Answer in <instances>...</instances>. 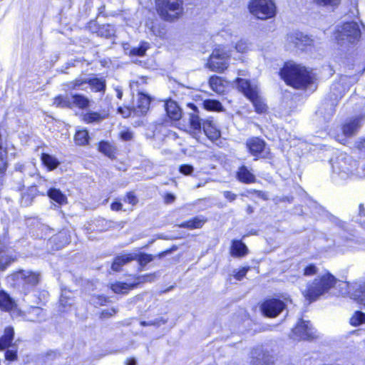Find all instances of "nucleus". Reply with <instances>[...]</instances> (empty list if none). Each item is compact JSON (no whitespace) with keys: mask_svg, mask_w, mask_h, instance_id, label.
I'll return each mask as SVG.
<instances>
[{"mask_svg":"<svg viewBox=\"0 0 365 365\" xmlns=\"http://www.w3.org/2000/svg\"><path fill=\"white\" fill-rule=\"evenodd\" d=\"M70 236L66 230H61L52 236L48 242L55 250H60L70 242Z\"/></svg>","mask_w":365,"mask_h":365,"instance_id":"19","label":"nucleus"},{"mask_svg":"<svg viewBox=\"0 0 365 365\" xmlns=\"http://www.w3.org/2000/svg\"><path fill=\"white\" fill-rule=\"evenodd\" d=\"M176 250H177V247L173 246L170 249L163 251L160 254H159V257H163L168 254H170L171 252H173V251H175Z\"/></svg>","mask_w":365,"mask_h":365,"instance_id":"63","label":"nucleus"},{"mask_svg":"<svg viewBox=\"0 0 365 365\" xmlns=\"http://www.w3.org/2000/svg\"><path fill=\"white\" fill-rule=\"evenodd\" d=\"M312 1L319 6L334 9L339 5L341 0H312Z\"/></svg>","mask_w":365,"mask_h":365,"instance_id":"40","label":"nucleus"},{"mask_svg":"<svg viewBox=\"0 0 365 365\" xmlns=\"http://www.w3.org/2000/svg\"><path fill=\"white\" fill-rule=\"evenodd\" d=\"M357 148L361 151L365 152V138L359 140L357 143Z\"/></svg>","mask_w":365,"mask_h":365,"instance_id":"64","label":"nucleus"},{"mask_svg":"<svg viewBox=\"0 0 365 365\" xmlns=\"http://www.w3.org/2000/svg\"><path fill=\"white\" fill-rule=\"evenodd\" d=\"M191 109V112L189 113V122L191 128L195 131L200 133L203 126V120L199 116V110L196 106L193 103H189L187 105Z\"/></svg>","mask_w":365,"mask_h":365,"instance_id":"18","label":"nucleus"},{"mask_svg":"<svg viewBox=\"0 0 365 365\" xmlns=\"http://www.w3.org/2000/svg\"><path fill=\"white\" fill-rule=\"evenodd\" d=\"M6 351L5 352V359L9 361H14L17 359V351L18 347L17 344L15 342L11 346L6 349Z\"/></svg>","mask_w":365,"mask_h":365,"instance_id":"43","label":"nucleus"},{"mask_svg":"<svg viewBox=\"0 0 365 365\" xmlns=\"http://www.w3.org/2000/svg\"><path fill=\"white\" fill-rule=\"evenodd\" d=\"M41 160L43 164L46 166L49 170L56 168L60 164L59 161L55 157L47 153H43L41 155Z\"/></svg>","mask_w":365,"mask_h":365,"instance_id":"34","label":"nucleus"},{"mask_svg":"<svg viewBox=\"0 0 365 365\" xmlns=\"http://www.w3.org/2000/svg\"><path fill=\"white\" fill-rule=\"evenodd\" d=\"M364 118V115H360L346 120L341 128L343 134L346 137H351L354 135L363 125Z\"/></svg>","mask_w":365,"mask_h":365,"instance_id":"16","label":"nucleus"},{"mask_svg":"<svg viewBox=\"0 0 365 365\" xmlns=\"http://www.w3.org/2000/svg\"><path fill=\"white\" fill-rule=\"evenodd\" d=\"M16 306L14 300L4 291L0 292V308L5 311H10Z\"/></svg>","mask_w":365,"mask_h":365,"instance_id":"29","label":"nucleus"},{"mask_svg":"<svg viewBox=\"0 0 365 365\" xmlns=\"http://www.w3.org/2000/svg\"><path fill=\"white\" fill-rule=\"evenodd\" d=\"M165 110L168 117L174 120H179L182 116L181 109L174 101L166 102L165 104Z\"/></svg>","mask_w":365,"mask_h":365,"instance_id":"23","label":"nucleus"},{"mask_svg":"<svg viewBox=\"0 0 365 365\" xmlns=\"http://www.w3.org/2000/svg\"><path fill=\"white\" fill-rule=\"evenodd\" d=\"M87 81L88 78L79 77L74 81L68 82L66 86L69 90H86L87 88L86 85H88Z\"/></svg>","mask_w":365,"mask_h":365,"instance_id":"32","label":"nucleus"},{"mask_svg":"<svg viewBox=\"0 0 365 365\" xmlns=\"http://www.w3.org/2000/svg\"><path fill=\"white\" fill-rule=\"evenodd\" d=\"M230 57V53L225 47L216 48L210 55L207 66L212 71L222 73L227 68Z\"/></svg>","mask_w":365,"mask_h":365,"instance_id":"10","label":"nucleus"},{"mask_svg":"<svg viewBox=\"0 0 365 365\" xmlns=\"http://www.w3.org/2000/svg\"><path fill=\"white\" fill-rule=\"evenodd\" d=\"M317 337V331L309 321L300 319L292 329L290 338L294 340H310Z\"/></svg>","mask_w":365,"mask_h":365,"instance_id":"11","label":"nucleus"},{"mask_svg":"<svg viewBox=\"0 0 365 365\" xmlns=\"http://www.w3.org/2000/svg\"><path fill=\"white\" fill-rule=\"evenodd\" d=\"M150 104V98L143 93L138 94L136 103L133 106V112L136 115L145 114L149 110Z\"/></svg>","mask_w":365,"mask_h":365,"instance_id":"17","label":"nucleus"},{"mask_svg":"<svg viewBox=\"0 0 365 365\" xmlns=\"http://www.w3.org/2000/svg\"><path fill=\"white\" fill-rule=\"evenodd\" d=\"M14 277L16 278L17 280L24 282V286L26 290L36 286L41 279L39 273L28 270H21L16 273Z\"/></svg>","mask_w":365,"mask_h":365,"instance_id":"15","label":"nucleus"},{"mask_svg":"<svg viewBox=\"0 0 365 365\" xmlns=\"http://www.w3.org/2000/svg\"><path fill=\"white\" fill-rule=\"evenodd\" d=\"M202 104L204 108L207 110L222 111L223 110V106L222 103L217 100L207 99L204 101Z\"/></svg>","mask_w":365,"mask_h":365,"instance_id":"37","label":"nucleus"},{"mask_svg":"<svg viewBox=\"0 0 365 365\" xmlns=\"http://www.w3.org/2000/svg\"><path fill=\"white\" fill-rule=\"evenodd\" d=\"M71 106H75L81 109L87 108L89 105L90 100L83 95L73 94L71 96Z\"/></svg>","mask_w":365,"mask_h":365,"instance_id":"31","label":"nucleus"},{"mask_svg":"<svg viewBox=\"0 0 365 365\" xmlns=\"http://www.w3.org/2000/svg\"><path fill=\"white\" fill-rule=\"evenodd\" d=\"M341 84L339 83H335L332 84L331 87V91L333 93V94L335 96L336 98H341L344 95V91L341 90L339 91V93H336L338 90H340L341 88Z\"/></svg>","mask_w":365,"mask_h":365,"instance_id":"53","label":"nucleus"},{"mask_svg":"<svg viewBox=\"0 0 365 365\" xmlns=\"http://www.w3.org/2000/svg\"><path fill=\"white\" fill-rule=\"evenodd\" d=\"M14 329L12 327H7L4 329V334L0 337V351L9 348L14 343Z\"/></svg>","mask_w":365,"mask_h":365,"instance_id":"22","label":"nucleus"},{"mask_svg":"<svg viewBox=\"0 0 365 365\" xmlns=\"http://www.w3.org/2000/svg\"><path fill=\"white\" fill-rule=\"evenodd\" d=\"M58 356H59V354L57 353L56 351H51L50 352L47 353V354L46 356V361L53 360V359L58 358Z\"/></svg>","mask_w":365,"mask_h":365,"instance_id":"61","label":"nucleus"},{"mask_svg":"<svg viewBox=\"0 0 365 365\" xmlns=\"http://www.w3.org/2000/svg\"><path fill=\"white\" fill-rule=\"evenodd\" d=\"M48 196L60 205L66 203L67 201L66 196L60 190L56 188H50L48 190Z\"/></svg>","mask_w":365,"mask_h":365,"instance_id":"33","label":"nucleus"},{"mask_svg":"<svg viewBox=\"0 0 365 365\" xmlns=\"http://www.w3.org/2000/svg\"><path fill=\"white\" fill-rule=\"evenodd\" d=\"M87 83L93 91L104 93L106 88V82L104 78L91 76L88 78Z\"/></svg>","mask_w":365,"mask_h":365,"instance_id":"27","label":"nucleus"},{"mask_svg":"<svg viewBox=\"0 0 365 365\" xmlns=\"http://www.w3.org/2000/svg\"><path fill=\"white\" fill-rule=\"evenodd\" d=\"M120 136L123 140L128 141L133 139V133L129 130H123L120 132Z\"/></svg>","mask_w":365,"mask_h":365,"instance_id":"56","label":"nucleus"},{"mask_svg":"<svg viewBox=\"0 0 365 365\" xmlns=\"http://www.w3.org/2000/svg\"><path fill=\"white\" fill-rule=\"evenodd\" d=\"M74 140L78 145H85L88 143L89 135L86 130H80L76 131Z\"/></svg>","mask_w":365,"mask_h":365,"instance_id":"36","label":"nucleus"},{"mask_svg":"<svg viewBox=\"0 0 365 365\" xmlns=\"http://www.w3.org/2000/svg\"><path fill=\"white\" fill-rule=\"evenodd\" d=\"M104 118L101 113L97 112H88L83 115V120L87 123H98Z\"/></svg>","mask_w":365,"mask_h":365,"instance_id":"39","label":"nucleus"},{"mask_svg":"<svg viewBox=\"0 0 365 365\" xmlns=\"http://www.w3.org/2000/svg\"><path fill=\"white\" fill-rule=\"evenodd\" d=\"M15 260L14 257L6 255L5 252H0V270L4 271L11 262Z\"/></svg>","mask_w":365,"mask_h":365,"instance_id":"41","label":"nucleus"},{"mask_svg":"<svg viewBox=\"0 0 365 365\" xmlns=\"http://www.w3.org/2000/svg\"><path fill=\"white\" fill-rule=\"evenodd\" d=\"M248 269L249 268L243 267L241 269L238 270L237 272H234L235 278L237 280H241L246 275Z\"/></svg>","mask_w":365,"mask_h":365,"instance_id":"58","label":"nucleus"},{"mask_svg":"<svg viewBox=\"0 0 365 365\" xmlns=\"http://www.w3.org/2000/svg\"><path fill=\"white\" fill-rule=\"evenodd\" d=\"M246 145L250 154L255 157V160L259 158H265L268 153L265 142L259 138L249 139Z\"/></svg>","mask_w":365,"mask_h":365,"instance_id":"14","label":"nucleus"},{"mask_svg":"<svg viewBox=\"0 0 365 365\" xmlns=\"http://www.w3.org/2000/svg\"><path fill=\"white\" fill-rule=\"evenodd\" d=\"M167 322L166 319H164L163 317H160L159 319H156L154 321H150V322H141L140 324L143 327L145 326H156L160 327L161 324H165Z\"/></svg>","mask_w":365,"mask_h":365,"instance_id":"50","label":"nucleus"},{"mask_svg":"<svg viewBox=\"0 0 365 365\" xmlns=\"http://www.w3.org/2000/svg\"><path fill=\"white\" fill-rule=\"evenodd\" d=\"M148 48V43H142L139 46L132 48L130 54L132 56H143L145 55V51Z\"/></svg>","mask_w":365,"mask_h":365,"instance_id":"45","label":"nucleus"},{"mask_svg":"<svg viewBox=\"0 0 365 365\" xmlns=\"http://www.w3.org/2000/svg\"><path fill=\"white\" fill-rule=\"evenodd\" d=\"M12 176L17 190H21L26 183L29 186V192L24 193L21 196V204L29 206L36 195V185H41L46 180L39 175L35 166L31 164H16Z\"/></svg>","mask_w":365,"mask_h":365,"instance_id":"1","label":"nucleus"},{"mask_svg":"<svg viewBox=\"0 0 365 365\" xmlns=\"http://www.w3.org/2000/svg\"><path fill=\"white\" fill-rule=\"evenodd\" d=\"M223 195L230 202H233L237 198V195L231 191H224Z\"/></svg>","mask_w":365,"mask_h":365,"instance_id":"59","label":"nucleus"},{"mask_svg":"<svg viewBox=\"0 0 365 365\" xmlns=\"http://www.w3.org/2000/svg\"><path fill=\"white\" fill-rule=\"evenodd\" d=\"M175 200V196L172 193H167L165 195L164 201L166 204H171Z\"/></svg>","mask_w":365,"mask_h":365,"instance_id":"60","label":"nucleus"},{"mask_svg":"<svg viewBox=\"0 0 365 365\" xmlns=\"http://www.w3.org/2000/svg\"><path fill=\"white\" fill-rule=\"evenodd\" d=\"M350 323L353 326L365 324V314L361 311L355 312L350 319Z\"/></svg>","mask_w":365,"mask_h":365,"instance_id":"42","label":"nucleus"},{"mask_svg":"<svg viewBox=\"0 0 365 365\" xmlns=\"http://www.w3.org/2000/svg\"><path fill=\"white\" fill-rule=\"evenodd\" d=\"M237 86L252 101L257 113H263L267 110V105L258 95L257 86L252 85L249 81L240 78H237Z\"/></svg>","mask_w":365,"mask_h":365,"instance_id":"6","label":"nucleus"},{"mask_svg":"<svg viewBox=\"0 0 365 365\" xmlns=\"http://www.w3.org/2000/svg\"><path fill=\"white\" fill-rule=\"evenodd\" d=\"M117 312V310L115 308H109L106 309L102 310L101 312L100 318L101 319H106L113 316Z\"/></svg>","mask_w":365,"mask_h":365,"instance_id":"55","label":"nucleus"},{"mask_svg":"<svg viewBox=\"0 0 365 365\" xmlns=\"http://www.w3.org/2000/svg\"><path fill=\"white\" fill-rule=\"evenodd\" d=\"M280 76L288 85L297 89L305 88L313 82L312 71L296 63H286L280 71Z\"/></svg>","mask_w":365,"mask_h":365,"instance_id":"2","label":"nucleus"},{"mask_svg":"<svg viewBox=\"0 0 365 365\" xmlns=\"http://www.w3.org/2000/svg\"><path fill=\"white\" fill-rule=\"evenodd\" d=\"M98 150L100 152L110 158L114 157L115 154V148L106 141H101L99 143Z\"/></svg>","mask_w":365,"mask_h":365,"instance_id":"35","label":"nucleus"},{"mask_svg":"<svg viewBox=\"0 0 365 365\" xmlns=\"http://www.w3.org/2000/svg\"><path fill=\"white\" fill-rule=\"evenodd\" d=\"M137 259L138 263L140 266H145L148 263L150 262L153 260L154 257L152 255L146 254V253H140L138 255Z\"/></svg>","mask_w":365,"mask_h":365,"instance_id":"46","label":"nucleus"},{"mask_svg":"<svg viewBox=\"0 0 365 365\" xmlns=\"http://www.w3.org/2000/svg\"><path fill=\"white\" fill-rule=\"evenodd\" d=\"M361 36L360 26L356 21H346L336 27L335 38L339 44L355 43L359 41Z\"/></svg>","mask_w":365,"mask_h":365,"instance_id":"5","label":"nucleus"},{"mask_svg":"<svg viewBox=\"0 0 365 365\" xmlns=\"http://www.w3.org/2000/svg\"><path fill=\"white\" fill-rule=\"evenodd\" d=\"M156 9L165 21H173L181 13L182 0H156Z\"/></svg>","mask_w":365,"mask_h":365,"instance_id":"7","label":"nucleus"},{"mask_svg":"<svg viewBox=\"0 0 365 365\" xmlns=\"http://www.w3.org/2000/svg\"><path fill=\"white\" fill-rule=\"evenodd\" d=\"M123 205L120 202H114L111 204L110 208L114 211H119L122 209Z\"/></svg>","mask_w":365,"mask_h":365,"instance_id":"62","label":"nucleus"},{"mask_svg":"<svg viewBox=\"0 0 365 365\" xmlns=\"http://www.w3.org/2000/svg\"><path fill=\"white\" fill-rule=\"evenodd\" d=\"M236 178L240 182L245 184L254 183L257 180L255 175L245 165L239 168Z\"/></svg>","mask_w":365,"mask_h":365,"instance_id":"21","label":"nucleus"},{"mask_svg":"<svg viewBox=\"0 0 365 365\" xmlns=\"http://www.w3.org/2000/svg\"><path fill=\"white\" fill-rule=\"evenodd\" d=\"M53 105H55L57 107L71 108V100L68 97L63 98V97L59 96L54 98Z\"/></svg>","mask_w":365,"mask_h":365,"instance_id":"44","label":"nucleus"},{"mask_svg":"<svg viewBox=\"0 0 365 365\" xmlns=\"http://www.w3.org/2000/svg\"><path fill=\"white\" fill-rule=\"evenodd\" d=\"M248 253V248L241 240H234L232 242L230 254L232 257H241Z\"/></svg>","mask_w":365,"mask_h":365,"instance_id":"24","label":"nucleus"},{"mask_svg":"<svg viewBox=\"0 0 365 365\" xmlns=\"http://www.w3.org/2000/svg\"><path fill=\"white\" fill-rule=\"evenodd\" d=\"M179 171L183 175H188L192 173L194 171V168L190 165L184 164L180 166Z\"/></svg>","mask_w":365,"mask_h":365,"instance_id":"54","label":"nucleus"},{"mask_svg":"<svg viewBox=\"0 0 365 365\" xmlns=\"http://www.w3.org/2000/svg\"><path fill=\"white\" fill-rule=\"evenodd\" d=\"M318 272V268L314 264H309L303 269V274L307 277L312 276Z\"/></svg>","mask_w":365,"mask_h":365,"instance_id":"49","label":"nucleus"},{"mask_svg":"<svg viewBox=\"0 0 365 365\" xmlns=\"http://www.w3.org/2000/svg\"><path fill=\"white\" fill-rule=\"evenodd\" d=\"M106 302V297L103 295H93L90 299V303L95 307L104 305Z\"/></svg>","mask_w":365,"mask_h":365,"instance_id":"47","label":"nucleus"},{"mask_svg":"<svg viewBox=\"0 0 365 365\" xmlns=\"http://www.w3.org/2000/svg\"><path fill=\"white\" fill-rule=\"evenodd\" d=\"M235 49L239 53H245L248 49V44L247 41L244 40L239 41L235 46Z\"/></svg>","mask_w":365,"mask_h":365,"instance_id":"52","label":"nucleus"},{"mask_svg":"<svg viewBox=\"0 0 365 365\" xmlns=\"http://www.w3.org/2000/svg\"><path fill=\"white\" fill-rule=\"evenodd\" d=\"M209 83L212 89L216 92L220 91L221 78L218 76H213L210 78Z\"/></svg>","mask_w":365,"mask_h":365,"instance_id":"48","label":"nucleus"},{"mask_svg":"<svg viewBox=\"0 0 365 365\" xmlns=\"http://www.w3.org/2000/svg\"><path fill=\"white\" fill-rule=\"evenodd\" d=\"M125 201L129 204L134 205L138 202V199L135 197V195L133 194V192H128V194L126 195Z\"/></svg>","mask_w":365,"mask_h":365,"instance_id":"57","label":"nucleus"},{"mask_svg":"<svg viewBox=\"0 0 365 365\" xmlns=\"http://www.w3.org/2000/svg\"><path fill=\"white\" fill-rule=\"evenodd\" d=\"M25 319L29 322H41L45 321L46 313L41 307H33L25 316Z\"/></svg>","mask_w":365,"mask_h":365,"instance_id":"25","label":"nucleus"},{"mask_svg":"<svg viewBox=\"0 0 365 365\" xmlns=\"http://www.w3.org/2000/svg\"><path fill=\"white\" fill-rule=\"evenodd\" d=\"M111 289L115 293H125L127 289V284L125 283H116L111 286Z\"/></svg>","mask_w":365,"mask_h":365,"instance_id":"51","label":"nucleus"},{"mask_svg":"<svg viewBox=\"0 0 365 365\" xmlns=\"http://www.w3.org/2000/svg\"><path fill=\"white\" fill-rule=\"evenodd\" d=\"M205 222V220L199 218L194 217L193 219L181 223L179 227L182 228L196 229L201 227Z\"/></svg>","mask_w":365,"mask_h":365,"instance_id":"38","label":"nucleus"},{"mask_svg":"<svg viewBox=\"0 0 365 365\" xmlns=\"http://www.w3.org/2000/svg\"><path fill=\"white\" fill-rule=\"evenodd\" d=\"M287 41L289 49L297 48L303 51L307 46L312 45L313 40L307 35L297 31L288 34Z\"/></svg>","mask_w":365,"mask_h":365,"instance_id":"12","label":"nucleus"},{"mask_svg":"<svg viewBox=\"0 0 365 365\" xmlns=\"http://www.w3.org/2000/svg\"><path fill=\"white\" fill-rule=\"evenodd\" d=\"M59 304L61 312H65L67 309L71 307L74 304L72 292L66 290L63 291L59 299Z\"/></svg>","mask_w":365,"mask_h":365,"instance_id":"28","label":"nucleus"},{"mask_svg":"<svg viewBox=\"0 0 365 365\" xmlns=\"http://www.w3.org/2000/svg\"><path fill=\"white\" fill-rule=\"evenodd\" d=\"M250 11L257 19L264 20L274 16L276 6L272 0H252Z\"/></svg>","mask_w":365,"mask_h":365,"instance_id":"9","label":"nucleus"},{"mask_svg":"<svg viewBox=\"0 0 365 365\" xmlns=\"http://www.w3.org/2000/svg\"><path fill=\"white\" fill-rule=\"evenodd\" d=\"M284 308V303L277 299H267L261 305L263 314L271 318L278 316Z\"/></svg>","mask_w":365,"mask_h":365,"instance_id":"13","label":"nucleus"},{"mask_svg":"<svg viewBox=\"0 0 365 365\" xmlns=\"http://www.w3.org/2000/svg\"><path fill=\"white\" fill-rule=\"evenodd\" d=\"M137 254H128L115 257L112 263L111 268L115 272L120 270L121 267L125 264L137 259Z\"/></svg>","mask_w":365,"mask_h":365,"instance_id":"26","label":"nucleus"},{"mask_svg":"<svg viewBox=\"0 0 365 365\" xmlns=\"http://www.w3.org/2000/svg\"><path fill=\"white\" fill-rule=\"evenodd\" d=\"M93 32L96 33L98 36L108 38L114 36L115 34V29L114 26L111 24H103L98 26L96 30L93 31Z\"/></svg>","mask_w":365,"mask_h":365,"instance_id":"30","label":"nucleus"},{"mask_svg":"<svg viewBox=\"0 0 365 365\" xmlns=\"http://www.w3.org/2000/svg\"><path fill=\"white\" fill-rule=\"evenodd\" d=\"M336 282L337 280L334 276L329 272L317 276L314 280L307 283L303 294L309 302L316 301L321 296L329 292Z\"/></svg>","mask_w":365,"mask_h":365,"instance_id":"4","label":"nucleus"},{"mask_svg":"<svg viewBox=\"0 0 365 365\" xmlns=\"http://www.w3.org/2000/svg\"><path fill=\"white\" fill-rule=\"evenodd\" d=\"M331 179L335 182L346 180L355 175L357 162L346 153H340L331 160Z\"/></svg>","mask_w":365,"mask_h":365,"instance_id":"3","label":"nucleus"},{"mask_svg":"<svg viewBox=\"0 0 365 365\" xmlns=\"http://www.w3.org/2000/svg\"><path fill=\"white\" fill-rule=\"evenodd\" d=\"M337 287L341 295H348L360 304L365 306V281L350 284L347 282H339Z\"/></svg>","mask_w":365,"mask_h":365,"instance_id":"8","label":"nucleus"},{"mask_svg":"<svg viewBox=\"0 0 365 365\" xmlns=\"http://www.w3.org/2000/svg\"><path fill=\"white\" fill-rule=\"evenodd\" d=\"M202 129L205 134L211 140H216L220 137V131L212 119L208 118L203 121Z\"/></svg>","mask_w":365,"mask_h":365,"instance_id":"20","label":"nucleus"}]
</instances>
